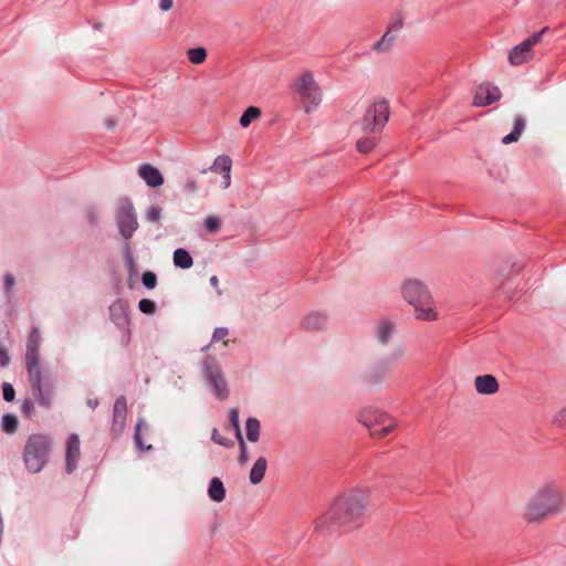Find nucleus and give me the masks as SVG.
<instances>
[{"instance_id": "1", "label": "nucleus", "mask_w": 566, "mask_h": 566, "mask_svg": "<svg viewBox=\"0 0 566 566\" xmlns=\"http://www.w3.org/2000/svg\"><path fill=\"white\" fill-rule=\"evenodd\" d=\"M369 495L363 490H353L338 496L329 510L315 524V531L327 532L333 528L352 531L360 527L369 511Z\"/></svg>"}, {"instance_id": "2", "label": "nucleus", "mask_w": 566, "mask_h": 566, "mask_svg": "<svg viewBox=\"0 0 566 566\" xmlns=\"http://www.w3.org/2000/svg\"><path fill=\"white\" fill-rule=\"evenodd\" d=\"M40 331L32 327L29 333L25 349V369L31 392L44 409H51L55 395V379L53 375L40 365Z\"/></svg>"}, {"instance_id": "3", "label": "nucleus", "mask_w": 566, "mask_h": 566, "mask_svg": "<svg viewBox=\"0 0 566 566\" xmlns=\"http://www.w3.org/2000/svg\"><path fill=\"white\" fill-rule=\"evenodd\" d=\"M563 504L560 489L555 483H546L528 501L524 517L527 522H538L560 512Z\"/></svg>"}, {"instance_id": "4", "label": "nucleus", "mask_w": 566, "mask_h": 566, "mask_svg": "<svg viewBox=\"0 0 566 566\" xmlns=\"http://www.w3.org/2000/svg\"><path fill=\"white\" fill-rule=\"evenodd\" d=\"M54 446L53 439L44 433H32L28 437L22 460L29 473L41 472L50 461V455Z\"/></svg>"}, {"instance_id": "5", "label": "nucleus", "mask_w": 566, "mask_h": 566, "mask_svg": "<svg viewBox=\"0 0 566 566\" xmlns=\"http://www.w3.org/2000/svg\"><path fill=\"white\" fill-rule=\"evenodd\" d=\"M401 293L403 298L413 306L418 319L433 321L437 318L432 296L422 282L408 280L402 285Z\"/></svg>"}, {"instance_id": "6", "label": "nucleus", "mask_w": 566, "mask_h": 566, "mask_svg": "<svg viewBox=\"0 0 566 566\" xmlns=\"http://www.w3.org/2000/svg\"><path fill=\"white\" fill-rule=\"evenodd\" d=\"M358 420L369 430L373 438L388 436L396 426L395 420L389 415L375 408L364 409L359 413Z\"/></svg>"}, {"instance_id": "7", "label": "nucleus", "mask_w": 566, "mask_h": 566, "mask_svg": "<svg viewBox=\"0 0 566 566\" xmlns=\"http://www.w3.org/2000/svg\"><path fill=\"white\" fill-rule=\"evenodd\" d=\"M201 373L210 385L216 397L224 400L229 396V388L223 371L214 356H206L201 361Z\"/></svg>"}, {"instance_id": "8", "label": "nucleus", "mask_w": 566, "mask_h": 566, "mask_svg": "<svg viewBox=\"0 0 566 566\" xmlns=\"http://www.w3.org/2000/svg\"><path fill=\"white\" fill-rule=\"evenodd\" d=\"M390 108L387 99H379L371 104L361 118V129L366 134L379 133L389 119Z\"/></svg>"}, {"instance_id": "9", "label": "nucleus", "mask_w": 566, "mask_h": 566, "mask_svg": "<svg viewBox=\"0 0 566 566\" xmlns=\"http://www.w3.org/2000/svg\"><path fill=\"white\" fill-rule=\"evenodd\" d=\"M115 220L119 234L124 238L125 242H128L138 229L137 214L130 198L123 197L119 199Z\"/></svg>"}, {"instance_id": "10", "label": "nucleus", "mask_w": 566, "mask_h": 566, "mask_svg": "<svg viewBox=\"0 0 566 566\" xmlns=\"http://www.w3.org/2000/svg\"><path fill=\"white\" fill-rule=\"evenodd\" d=\"M548 31V27H544L535 32L522 43L515 45L509 53V62L512 65H521L533 57V48L537 44L543 35Z\"/></svg>"}, {"instance_id": "11", "label": "nucleus", "mask_w": 566, "mask_h": 566, "mask_svg": "<svg viewBox=\"0 0 566 566\" xmlns=\"http://www.w3.org/2000/svg\"><path fill=\"white\" fill-rule=\"evenodd\" d=\"M501 97L502 92L496 85L490 82H483L476 87L472 105L476 107H485L500 101Z\"/></svg>"}, {"instance_id": "12", "label": "nucleus", "mask_w": 566, "mask_h": 566, "mask_svg": "<svg viewBox=\"0 0 566 566\" xmlns=\"http://www.w3.org/2000/svg\"><path fill=\"white\" fill-rule=\"evenodd\" d=\"M403 27V18L400 12H397L390 23L388 24L387 31L384 33L381 39L373 45V50L377 53L387 52L391 49L395 43L396 36L394 32H398Z\"/></svg>"}, {"instance_id": "13", "label": "nucleus", "mask_w": 566, "mask_h": 566, "mask_svg": "<svg viewBox=\"0 0 566 566\" xmlns=\"http://www.w3.org/2000/svg\"><path fill=\"white\" fill-rule=\"evenodd\" d=\"M127 417V400L125 396L116 398L113 407V421L111 426V434L113 437H119L126 426Z\"/></svg>"}, {"instance_id": "14", "label": "nucleus", "mask_w": 566, "mask_h": 566, "mask_svg": "<svg viewBox=\"0 0 566 566\" xmlns=\"http://www.w3.org/2000/svg\"><path fill=\"white\" fill-rule=\"evenodd\" d=\"M109 317L118 329H127L130 326L127 302L122 298L114 301L109 305Z\"/></svg>"}, {"instance_id": "15", "label": "nucleus", "mask_w": 566, "mask_h": 566, "mask_svg": "<svg viewBox=\"0 0 566 566\" xmlns=\"http://www.w3.org/2000/svg\"><path fill=\"white\" fill-rule=\"evenodd\" d=\"M80 459V439L78 436L73 433L67 439L66 457H65V471L71 474L77 467Z\"/></svg>"}, {"instance_id": "16", "label": "nucleus", "mask_w": 566, "mask_h": 566, "mask_svg": "<svg viewBox=\"0 0 566 566\" xmlns=\"http://www.w3.org/2000/svg\"><path fill=\"white\" fill-rule=\"evenodd\" d=\"M138 174L140 178L151 188H157L164 184V177L161 172L149 164L139 166Z\"/></svg>"}, {"instance_id": "17", "label": "nucleus", "mask_w": 566, "mask_h": 566, "mask_svg": "<svg viewBox=\"0 0 566 566\" xmlns=\"http://www.w3.org/2000/svg\"><path fill=\"white\" fill-rule=\"evenodd\" d=\"M328 317L326 314H323L321 312H314L308 314L303 321H302V328L307 332H316L322 331L327 326Z\"/></svg>"}, {"instance_id": "18", "label": "nucleus", "mask_w": 566, "mask_h": 566, "mask_svg": "<svg viewBox=\"0 0 566 566\" xmlns=\"http://www.w3.org/2000/svg\"><path fill=\"white\" fill-rule=\"evenodd\" d=\"M474 385L476 391L482 395H493L499 390L497 379L490 374L476 376Z\"/></svg>"}, {"instance_id": "19", "label": "nucleus", "mask_w": 566, "mask_h": 566, "mask_svg": "<svg viewBox=\"0 0 566 566\" xmlns=\"http://www.w3.org/2000/svg\"><path fill=\"white\" fill-rule=\"evenodd\" d=\"M208 496L211 501L218 503L226 499V488L219 478L214 476L210 480L208 486Z\"/></svg>"}, {"instance_id": "20", "label": "nucleus", "mask_w": 566, "mask_h": 566, "mask_svg": "<svg viewBox=\"0 0 566 566\" xmlns=\"http://www.w3.org/2000/svg\"><path fill=\"white\" fill-rule=\"evenodd\" d=\"M268 461L264 457H260L254 462L253 467L250 470L249 480L252 484H259L266 472Z\"/></svg>"}, {"instance_id": "21", "label": "nucleus", "mask_w": 566, "mask_h": 566, "mask_svg": "<svg viewBox=\"0 0 566 566\" xmlns=\"http://www.w3.org/2000/svg\"><path fill=\"white\" fill-rule=\"evenodd\" d=\"M174 264L176 268L188 270L193 264V259L188 250L178 248L174 251L172 255Z\"/></svg>"}, {"instance_id": "22", "label": "nucleus", "mask_w": 566, "mask_h": 566, "mask_svg": "<svg viewBox=\"0 0 566 566\" xmlns=\"http://www.w3.org/2000/svg\"><path fill=\"white\" fill-rule=\"evenodd\" d=\"M387 371V367L385 364H377L369 368L363 376L364 381L367 385H376L380 382L384 378V375Z\"/></svg>"}, {"instance_id": "23", "label": "nucleus", "mask_w": 566, "mask_h": 566, "mask_svg": "<svg viewBox=\"0 0 566 566\" xmlns=\"http://www.w3.org/2000/svg\"><path fill=\"white\" fill-rule=\"evenodd\" d=\"M232 167V160L228 155H220L214 159L211 166V170L214 172H224L223 179H230V170Z\"/></svg>"}, {"instance_id": "24", "label": "nucleus", "mask_w": 566, "mask_h": 566, "mask_svg": "<svg viewBox=\"0 0 566 566\" xmlns=\"http://www.w3.org/2000/svg\"><path fill=\"white\" fill-rule=\"evenodd\" d=\"M260 421L254 417H249L245 421L247 439L250 442H256L260 439Z\"/></svg>"}, {"instance_id": "25", "label": "nucleus", "mask_w": 566, "mask_h": 566, "mask_svg": "<svg viewBox=\"0 0 566 566\" xmlns=\"http://www.w3.org/2000/svg\"><path fill=\"white\" fill-rule=\"evenodd\" d=\"M261 116V109L256 106H249L240 116L241 127L247 128L250 124Z\"/></svg>"}, {"instance_id": "26", "label": "nucleus", "mask_w": 566, "mask_h": 566, "mask_svg": "<svg viewBox=\"0 0 566 566\" xmlns=\"http://www.w3.org/2000/svg\"><path fill=\"white\" fill-rule=\"evenodd\" d=\"M395 326L388 321H384L380 323L378 331H377V338L381 344H388L392 333H394Z\"/></svg>"}, {"instance_id": "27", "label": "nucleus", "mask_w": 566, "mask_h": 566, "mask_svg": "<svg viewBox=\"0 0 566 566\" xmlns=\"http://www.w3.org/2000/svg\"><path fill=\"white\" fill-rule=\"evenodd\" d=\"M18 418L13 413H4L1 419V428L7 433H14L18 429Z\"/></svg>"}, {"instance_id": "28", "label": "nucleus", "mask_w": 566, "mask_h": 566, "mask_svg": "<svg viewBox=\"0 0 566 566\" xmlns=\"http://www.w3.org/2000/svg\"><path fill=\"white\" fill-rule=\"evenodd\" d=\"M377 144V138L375 136H365L357 140L356 148L361 154L370 153Z\"/></svg>"}, {"instance_id": "29", "label": "nucleus", "mask_w": 566, "mask_h": 566, "mask_svg": "<svg viewBox=\"0 0 566 566\" xmlns=\"http://www.w3.org/2000/svg\"><path fill=\"white\" fill-rule=\"evenodd\" d=\"M187 56L192 64H201L207 59V50L202 46L191 48L187 51Z\"/></svg>"}, {"instance_id": "30", "label": "nucleus", "mask_w": 566, "mask_h": 566, "mask_svg": "<svg viewBox=\"0 0 566 566\" xmlns=\"http://www.w3.org/2000/svg\"><path fill=\"white\" fill-rule=\"evenodd\" d=\"M314 85V78L312 73H304L296 82V88L298 93L302 95H307V91H310L311 86Z\"/></svg>"}, {"instance_id": "31", "label": "nucleus", "mask_w": 566, "mask_h": 566, "mask_svg": "<svg viewBox=\"0 0 566 566\" xmlns=\"http://www.w3.org/2000/svg\"><path fill=\"white\" fill-rule=\"evenodd\" d=\"M124 260H125V263H126L129 274H134L136 272V263L134 260V255H133V251H132L129 242H125V245H124Z\"/></svg>"}, {"instance_id": "32", "label": "nucleus", "mask_w": 566, "mask_h": 566, "mask_svg": "<svg viewBox=\"0 0 566 566\" xmlns=\"http://www.w3.org/2000/svg\"><path fill=\"white\" fill-rule=\"evenodd\" d=\"M229 422L235 431V438L239 439L240 437H243L240 428L239 410L237 408H231L229 410Z\"/></svg>"}, {"instance_id": "33", "label": "nucleus", "mask_w": 566, "mask_h": 566, "mask_svg": "<svg viewBox=\"0 0 566 566\" xmlns=\"http://www.w3.org/2000/svg\"><path fill=\"white\" fill-rule=\"evenodd\" d=\"M138 308L146 315H154L156 313L157 305L155 301L150 298H142L138 303Z\"/></svg>"}, {"instance_id": "34", "label": "nucleus", "mask_w": 566, "mask_h": 566, "mask_svg": "<svg viewBox=\"0 0 566 566\" xmlns=\"http://www.w3.org/2000/svg\"><path fill=\"white\" fill-rule=\"evenodd\" d=\"M142 283L147 290H153L157 285V275L153 271H145L142 274Z\"/></svg>"}, {"instance_id": "35", "label": "nucleus", "mask_w": 566, "mask_h": 566, "mask_svg": "<svg viewBox=\"0 0 566 566\" xmlns=\"http://www.w3.org/2000/svg\"><path fill=\"white\" fill-rule=\"evenodd\" d=\"M211 440L219 444V446H222V447H226V448H231L234 446V442L233 440L231 439H228L226 437H222L219 434V431L217 428H213L212 430V433H211Z\"/></svg>"}, {"instance_id": "36", "label": "nucleus", "mask_w": 566, "mask_h": 566, "mask_svg": "<svg viewBox=\"0 0 566 566\" xmlns=\"http://www.w3.org/2000/svg\"><path fill=\"white\" fill-rule=\"evenodd\" d=\"M205 227L208 232L216 233L221 227V221L218 217L210 216L205 219Z\"/></svg>"}, {"instance_id": "37", "label": "nucleus", "mask_w": 566, "mask_h": 566, "mask_svg": "<svg viewBox=\"0 0 566 566\" xmlns=\"http://www.w3.org/2000/svg\"><path fill=\"white\" fill-rule=\"evenodd\" d=\"M143 426H146V423H145L144 419L140 418L136 423L135 433H134V441H135L137 449H139V450L145 449L144 440L140 434V429Z\"/></svg>"}, {"instance_id": "38", "label": "nucleus", "mask_w": 566, "mask_h": 566, "mask_svg": "<svg viewBox=\"0 0 566 566\" xmlns=\"http://www.w3.org/2000/svg\"><path fill=\"white\" fill-rule=\"evenodd\" d=\"M1 389H2V397H3L4 401L11 402L14 400L15 390L10 382H7V381L2 382Z\"/></svg>"}, {"instance_id": "39", "label": "nucleus", "mask_w": 566, "mask_h": 566, "mask_svg": "<svg viewBox=\"0 0 566 566\" xmlns=\"http://www.w3.org/2000/svg\"><path fill=\"white\" fill-rule=\"evenodd\" d=\"M526 127V120L525 118L522 116V115H516L514 117V123H513V129L512 132H514L515 134H517L518 136H522L524 129Z\"/></svg>"}, {"instance_id": "40", "label": "nucleus", "mask_w": 566, "mask_h": 566, "mask_svg": "<svg viewBox=\"0 0 566 566\" xmlns=\"http://www.w3.org/2000/svg\"><path fill=\"white\" fill-rule=\"evenodd\" d=\"M238 442H239V448H240V453H239V457H238V461L241 465L245 464L248 459H249V454H248V449H247V444L244 442V439L243 437H240L238 439Z\"/></svg>"}, {"instance_id": "41", "label": "nucleus", "mask_w": 566, "mask_h": 566, "mask_svg": "<svg viewBox=\"0 0 566 566\" xmlns=\"http://www.w3.org/2000/svg\"><path fill=\"white\" fill-rule=\"evenodd\" d=\"M21 412L24 417L31 418L34 413V403L31 399H24L21 403Z\"/></svg>"}, {"instance_id": "42", "label": "nucleus", "mask_w": 566, "mask_h": 566, "mask_svg": "<svg viewBox=\"0 0 566 566\" xmlns=\"http://www.w3.org/2000/svg\"><path fill=\"white\" fill-rule=\"evenodd\" d=\"M161 216V208L158 206H151L146 213V218L150 222H158Z\"/></svg>"}, {"instance_id": "43", "label": "nucleus", "mask_w": 566, "mask_h": 566, "mask_svg": "<svg viewBox=\"0 0 566 566\" xmlns=\"http://www.w3.org/2000/svg\"><path fill=\"white\" fill-rule=\"evenodd\" d=\"M85 217L92 227H95L98 224L99 220H98V214H97V211L95 208H92V207L87 208L85 211Z\"/></svg>"}, {"instance_id": "44", "label": "nucleus", "mask_w": 566, "mask_h": 566, "mask_svg": "<svg viewBox=\"0 0 566 566\" xmlns=\"http://www.w3.org/2000/svg\"><path fill=\"white\" fill-rule=\"evenodd\" d=\"M229 335L227 327H216L212 334L211 343L222 340Z\"/></svg>"}, {"instance_id": "45", "label": "nucleus", "mask_w": 566, "mask_h": 566, "mask_svg": "<svg viewBox=\"0 0 566 566\" xmlns=\"http://www.w3.org/2000/svg\"><path fill=\"white\" fill-rule=\"evenodd\" d=\"M14 286V276L11 273H7L3 279V287L7 294L12 292Z\"/></svg>"}, {"instance_id": "46", "label": "nucleus", "mask_w": 566, "mask_h": 566, "mask_svg": "<svg viewBox=\"0 0 566 566\" xmlns=\"http://www.w3.org/2000/svg\"><path fill=\"white\" fill-rule=\"evenodd\" d=\"M553 421L558 427L566 428V407L563 408L558 413L555 415Z\"/></svg>"}, {"instance_id": "47", "label": "nucleus", "mask_w": 566, "mask_h": 566, "mask_svg": "<svg viewBox=\"0 0 566 566\" xmlns=\"http://www.w3.org/2000/svg\"><path fill=\"white\" fill-rule=\"evenodd\" d=\"M198 189L197 181L195 179H188L182 185V190L187 193H193Z\"/></svg>"}, {"instance_id": "48", "label": "nucleus", "mask_w": 566, "mask_h": 566, "mask_svg": "<svg viewBox=\"0 0 566 566\" xmlns=\"http://www.w3.org/2000/svg\"><path fill=\"white\" fill-rule=\"evenodd\" d=\"M120 331L123 332L122 338H120V344L124 347H127L130 342V336H132L130 326H128L127 329H120Z\"/></svg>"}, {"instance_id": "49", "label": "nucleus", "mask_w": 566, "mask_h": 566, "mask_svg": "<svg viewBox=\"0 0 566 566\" xmlns=\"http://www.w3.org/2000/svg\"><path fill=\"white\" fill-rule=\"evenodd\" d=\"M521 136H518L517 134H515L514 132H511L510 134L505 135L503 138H502V143L504 145H509V144H512V143H516L518 139H520Z\"/></svg>"}, {"instance_id": "50", "label": "nucleus", "mask_w": 566, "mask_h": 566, "mask_svg": "<svg viewBox=\"0 0 566 566\" xmlns=\"http://www.w3.org/2000/svg\"><path fill=\"white\" fill-rule=\"evenodd\" d=\"M172 3H174V0H160V1H159V8H160L163 11H168V10H170V9H171Z\"/></svg>"}, {"instance_id": "51", "label": "nucleus", "mask_w": 566, "mask_h": 566, "mask_svg": "<svg viewBox=\"0 0 566 566\" xmlns=\"http://www.w3.org/2000/svg\"><path fill=\"white\" fill-rule=\"evenodd\" d=\"M209 283L211 284V286H213L216 290H217V293L218 294H221V291L218 289L219 286V280L216 275H212L209 280Z\"/></svg>"}, {"instance_id": "52", "label": "nucleus", "mask_w": 566, "mask_h": 566, "mask_svg": "<svg viewBox=\"0 0 566 566\" xmlns=\"http://www.w3.org/2000/svg\"><path fill=\"white\" fill-rule=\"evenodd\" d=\"M106 125H107V127H108L109 129H113V128L115 127V125H116V120H115L114 118H112V117H111V118H107V120H106Z\"/></svg>"}, {"instance_id": "53", "label": "nucleus", "mask_w": 566, "mask_h": 566, "mask_svg": "<svg viewBox=\"0 0 566 566\" xmlns=\"http://www.w3.org/2000/svg\"><path fill=\"white\" fill-rule=\"evenodd\" d=\"M87 405H88L91 408L95 409V408L97 407V405H98V401H97L96 399H88V400H87Z\"/></svg>"}, {"instance_id": "54", "label": "nucleus", "mask_w": 566, "mask_h": 566, "mask_svg": "<svg viewBox=\"0 0 566 566\" xmlns=\"http://www.w3.org/2000/svg\"><path fill=\"white\" fill-rule=\"evenodd\" d=\"M512 268H513V270L515 271V273H518V272H520V270H521V266H520V265H516V264H514Z\"/></svg>"}, {"instance_id": "55", "label": "nucleus", "mask_w": 566, "mask_h": 566, "mask_svg": "<svg viewBox=\"0 0 566 566\" xmlns=\"http://www.w3.org/2000/svg\"><path fill=\"white\" fill-rule=\"evenodd\" d=\"M94 28H95V29H97V30H99V29L102 28V23H96V24L94 25Z\"/></svg>"}, {"instance_id": "56", "label": "nucleus", "mask_w": 566, "mask_h": 566, "mask_svg": "<svg viewBox=\"0 0 566 566\" xmlns=\"http://www.w3.org/2000/svg\"><path fill=\"white\" fill-rule=\"evenodd\" d=\"M224 185H226V187H229V185H230V179H229V180H228V179H224Z\"/></svg>"}, {"instance_id": "57", "label": "nucleus", "mask_w": 566, "mask_h": 566, "mask_svg": "<svg viewBox=\"0 0 566 566\" xmlns=\"http://www.w3.org/2000/svg\"><path fill=\"white\" fill-rule=\"evenodd\" d=\"M312 102H313V104H314L315 106H316V105H318V103H319V101H316L315 98H313V101H312Z\"/></svg>"}, {"instance_id": "58", "label": "nucleus", "mask_w": 566, "mask_h": 566, "mask_svg": "<svg viewBox=\"0 0 566 566\" xmlns=\"http://www.w3.org/2000/svg\"><path fill=\"white\" fill-rule=\"evenodd\" d=\"M208 348H209V345H207V346L202 347V350L205 352V350H207Z\"/></svg>"}]
</instances>
